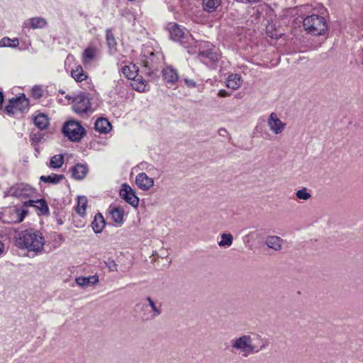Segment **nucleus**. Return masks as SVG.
Listing matches in <instances>:
<instances>
[{"label":"nucleus","mask_w":363,"mask_h":363,"mask_svg":"<svg viewBox=\"0 0 363 363\" xmlns=\"http://www.w3.org/2000/svg\"><path fill=\"white\" fill-rule=\"evenodd\" d=\"M99 51L94 45H89L83 52L82 60L84 65L96 60Z\"/></svg>","instance_id":"nucleus-16"},{"label":"nucleus","mask_w":363,"mask_h":363,"mask_svg":"<svg viewBox=\"0 0 363 363\" xmlns=\"http://www.w3.org/2000/svg\"><path fill=\"white\" fill-rule=\"evenodd\" d=\"M28 213V210L20 208H7L1 216L4 223H21Z\"/></svg>","instance_id":"nucleus-8"},{"label":"nucleus","mask_w":363,"mask_h":363,"mask_svg":"<svg viewBox=\"0 0 363 363\" xmlns=\"http://www.w3.org/2000/svg\"><path fill=\"white\" fill-rule=\"evenodd\" d=\"M296 197L298 199H301V200H308L311 196L310 193H308L307 191V189L306 188H303V189H301L300 190H298L296 192Z\"/></svg>","instance_id":"nucleus-39"},{"label":"nucleus","mask_w":363,"mask_h":363,"mask_svg":"<svg viewBox=\"0 0 363 363\" xmlns=\"http://www.w3.org/2000/svg\"><path fill=\"white\" fill-rule=\"evenodd\" d=\"M268 125L274 134L278 135L284 130L286 124L278 118L277 113H272L268 119Z\"/></svg>","instance_id":"nucleus-15"},{"label":"nucleus","mask_w":363,"mask_h":363,"mask_svg":"<svg viewBox=\"0 0 363 363\" xmlns=\"http://www.w3.org/2000/svg\"><path fill=\"white\" fill-rule=\"evenodd\" d=\"M34 124L40 130L45 129L49 125V118L44 113H40L33 118Z\"/></svg>","instance_id":"nucleus-26"},{"label":"nucleus","mask_w":363,"mask_h":363,"mask_svg":"<svg viewBox=\"0 0 363 363\" xmlns=\"http://www.w3.org/2000/svg\"><path fill=\"white\" fill-rule=\"evenodd\" d=\"M43 95V90L40 86H34L31 89V96L35 99H40Z\"/></svg>","instance_id":"nucleus-38"},{"label":"nucleus","mask_w":363,"mask_h":363,"mask_svg":"<svg viewBox=\"0 0 363 363\" xmlns=\"http://www.w3.org/2000/svg\"><path fill=\"white\" fill-rule=\"evenodd\" d=\"M45 134L40 131L36 133L33 132L30 136V141L32 145H35L36 143L39 144L42 141H45Z\"/></svg>","instance_id":"nucleus-36"},{"label":"nucleus","mask_w":363,"mask_h":363,"mask_svg":"<svg viewBox=\"0 0 363 363\" xmlns=\"http://www.w3.org/2000/svg\"><path fill=\"white\" fill-rule=\"evenodd\" d=\"M64 161V156L62 154L55 155L50 158L49 167L52 169H59L62 166Z\"/></svg>","instance_id":"nucleus-33"},{"label":"nucleus","mask_w":363,"mask_h":363,"mask_svg":"<svg viewBox=\"0 0 363 363\" xmlns=\"http://www.w3.org/2000/svg\"><path fill=\"white\" fill-rule=\"evenodd\" d=\"M87 204V199L84 196H78L77 206L76 207V212L80 216H84L86 214Z\"/></svg>","instance_id":"nucleus-31"},{"label":"nucleus","mask_w":363,"mask_h":363,"mask_svg":"<svg viewBox=\"0 0 363 363\" xmlns=\"http://www.w3.org/2000/svg\"><path fill=\"white\" fill-rule=\"evenodd\" d=\"M4 98V96L3 91H0V109L2 108Z\"/></svg>","instance_id":"nucleus-44"},{"label":"nucleus","mask_w":363,"mask_h":363,"mask_svg":"<svg viewBox=\"0 0 363 363\" xmlns=\"http://www.w3.org/2000/svg\"><path fill=\"white\" fill-rule=\"evenodd\" d=\"M122 74L130 81L133 89L143 92L146 90L147 81L142 76L140 69H121Z\"/></svg>","instance_id":"nucleus-5"},{"label":"nucleus","mask_w":363,"mask_h":363,"mask_svg":"<svg viewBox=\"0 0 363 363\" xmlns=\"http://www.w3.org/2000/svg\"><path fill=\"white\" fill-rule=\"evenodd\" d=\"M106 39L109 52L111 54L114 53L116 51L117 43L110 29H107L106 31Z\"/></svg>","instance_id":"nucleus-30"},{"label":"nucleus","mask_w":363,"mask_h":363,"mask_svg":"<svg viewBox=\"0 0 363 363\" xmlns=\"http://www.w3.org/2000/svg\"><path fill=\"white\" fill-rule=\"evenodd\" d=\"M241 77L238 74H230L226 80V86L231 89H237L241 85Z\"/></svg>","instance_id":"nucleus-25"},{"label":"nucleus","mask_w":363,"mask_h":363,"mask_svg":"<svg viewBox=\"0 0 363 363\" xmlns=\"http://www.w3.org/2000/svg\"><path fill=\"white\" fill-rule=\"evenodd\" d=\"M4 243L0 240V255H1L4 253Z\"/></svg>","instance_id":"nucleus-46"},{"label":"nucleus","mask_w":363,"mask_h":363,"mask_svg":"<svg viewBox=\"0 0 363 363\" xmlns=\"http://www.w3.org/2000/svg\"><path fill=\"white\" fill-rule=\"evenodd\" d=\"M109 213L116 226H121L124 222L123 210L119 207H109Z\"/></svg>","instance_id":"nucleus-19"},{"label":"nucleus","mask_w":363,"mask_h":363,"mask_svg":"<svg viewBox=\"0 0 363 363\" xmlns=\"http://www.w3.org/2000/svg\"><path fill=\"white\" fill-rule=\"evenodd\" d=\"M230 94L225 89H220L218 92V96L222 98L227 97L230 96Z\"/></svg>","instance_id":"nucleus-42"},{"label":"nucleus","mask_w":363,"mask_h":363,"mask_svg":"<svg viewBox=\"0 0 363 363\" xmlns=\"http://www.w3.org/2000/svg\"><path fill=\"white\" fill-rule=\"evenodd\" d=\"M23 206L35 208L37 210L38 215H49L48 205L43 199L37 200L28 199L23 202Z\"/></svg>","instance_id":"nucleus-14"},{"label":"nucleus","mask_w":363,"mask_h":363,"mask_svg":"<svg viewBox=\"0 0 363 363\" xmlns=\"http://www.w3.org/2000/svg\"><path fill=\"white\" fill-rule=\"evenodd\" d=\"M233 242V236L230 233H223L221 235V240L219 241L220 247L230 246Z\"/></svg>","instance_id":"nucleus-37"},{"label":"nucleus","mask_w":363,"mask_h":363,"mask_svg":"<svg viewBox=\"0 0 363 363\" xmlns=\"http://www.w3.org/2000/svg\"><path fill=\"white\" fill-rule=\"evenodd\" d=\"M167 29L171 38L175 41H179L181 43L185 44L194 40L191 35H185L184 30L175 23H169Z\"/></svg>","instance_id":"nucleus-11"},{"label":"nucleus","mask_w":363,"mask_h":363,"mask_svg":"<svg viewBox=\"0 0 363 363\" xmlns=\"http://www.w3.org/2000/svg\"><path fill=\"white\" fill-rule=\"evenodd\" d=\"M65 178L63 174H51L47 176H41L40 180L45 183L57 184Z\"/></svg>","instance_id":"nucleus-29"},{"label":"nucleus","mask_w":363,"mask_h":363,"mask_svg":"<svg viewBox=\"0 0 363 363\" xmlns=\"http://www.w3.org/2000/svg\"><path fill=\"white\" fill-rule=\"evenodd\" d=\"M258 129H259V126L257 125L255 128L256 131H258Z\"/></svg>","instance_id":"nucleus-49"},{"label":"nucleus","mask_w":363,"mask_h":363,"mask_svg":"<svg viewBox=\"0 0 363 363\" xmlns=\"http://www.w3.org/2000/svg\"><path fill=\"white\" fill-rule=\"evenodd\" d=\"M99 282V277L92 275L89 277H79L76 278V283L82 287L95 285Z\"/></svg>","instance_id":"nucleus-24"},{"label":"nucleus","mask_w":363,"mask_h":363,"mask_svg":"<svg viewBox=\"0 0 363 363\" xmlns=\"http://www.w3.org/2000/svg\"><path fill=\"white\" fill-rule=\"evenodd\" d=\"M281 239L278 236H268L265 243L268 247L277 251L281 247Z\"/></svg>","instance_id":"nucleus-28"},{"label":"nucleus","mask_w":363,"mask_h":363,"mask_svg":"<svg viewBox=\"0 0 363 363\" xmlns=\"http://www.w3.org/2000/svg\"><path fill=\"white\" fill-rule=\"evenodd\" d=\"M70 75L78 83L90 84L91 79L84 69H71Z\"/></svg>","instance_id":"nucleus-20"},{"label":"nucleus","mask_w":363,"mask_h":363,"mask_svg":"<svg viewBox=\"0 0 363 363\" xmlns=\"http://www.w3.org/2000/svg\"><path fill=\"white\" fill-rule=\"evenodd\" d=\"M273 26L272 25H268L267 26L266 30L267 33L269 34V35L272 38H277L280 35L275 30L274 32L272 31Z\"/></svg>","instance_id":"nucleus-41"},{"label":"nucleus","mask_w":363,"mask_h":363,"mask_svg":"<svg viewBox=\"0 0 363 363\" xmlns=\"http://www.w3.org/2000/svg\"><path fill=\"white\" fill-rule=\"evenodd\" d=\"M34 149H35V152H36V154H39L40 150V147H39V144L36 143L35 145H32Z\"/></svg>","instance_id":"nucleus-45"},{"label":"nucleus","mask_w":363,"mask_h":363,"mask_svg":"<svg viewBox=\"0 0 363 363\" xmlns=\"http://www.w3.org/2000/svg\"><path fill=\"white\" fill-rule=\"evenodd\" d=\"M221 0H203V9L208 12H213L220 5Z\"/></svg>","instance_id":"nucleus-32"},{"label":"nucleus","mask_w":363,"mask_h":363,"mask_svg":"<svg viewBox=\"0 0 363 363\" xmlns=\"http://www.w3.org/2000/svg\"><path fill=\"white\" fill-rule=\"evenodd\" d=\"M72 104L73 111L80 116L86 113L91 108L90 98L86 93L75 95Z\"/></svg>","instance_id":"nucleus-10"},{"label":"nucleus","mask_w":363,"mask_h":363,"mask_svg":"<svg viewBox=\"0 0 363 363\" xmlns=\"http://www.w3.org/2000/svg\"><path fill=\"white\" fill-rule=\"evenodd\" d=\"M162 77L167 83L174 84L179 79L177 69H162Z\"/></svg>","instance_id":"nucleus-27"},{"label":"nucleus","mask_w":363,"mask_h":363,"mask_svg":"<svg viewBox=\"0 0 363 363\" xmlns=\"http://www.w3.org/2000/svg\"><path fill=\"white\" fill-rule=\"evenodd\" d=\"M267 344L264 343L261 345H253L252 343V337L249 335H243L231 340L233 350L240 351L245 357H247L251 354L259 352L265 348Z\"/></svg>","instance_id":"nucleus-2"},{"label":"nucleus","mask_w":363,"mask_h":363,"mask_svg":"<svg viewBox=\"0 0 363 363\" xmlns=\"http://www.w3.org/2000/svg\"><path fill=\"white\" fill-rule=\"evenodd\" d=\"M91 228L94 230V232L96 234L101 233L105 225L106 222L104 220V216L101 213H97L95 216L94 220L91 222Z\"/></svg>","instance_id":"nucleus-21"},{"label":"nucleus","mask_w":363,"mask_h":363,"mask_svg":"<svg viewBox=\"0 0 363 363\" xmlns=\"http://www.w3.org/2000/svg\"><path fill=\"white\" fill-rule=\"evenodd\" d=\"M29 101L23 94L13 97L6 106L5 110L8 114L14 115L17 112L23 113L28 109Z\"/></svg>","instance_id":"nucleus-7"},{"label":"nucleus","mask_w":363,"mask_h":363,"mask_svg":"<svg viewBox=\"0 0 363 363\" xmlns=\"http://www.w3.org/2000/svg\"><path fill=\"white\" fill-rule=\"evenodd\" d=\"M164 61L163 55L160 52H151L148 60L145 62V67H162Z\"/></svg>","instance_id":"nucleus-22"},{"label":"nucleus","mask_w":363,"mask_h":363,"mask_svg":"<svg viewBox=\"0 0 363 363\" xmlns=\"http://www.w3.org/2000/svg\"><path fill=\"white\" fill-rule=\"evenodd\" d=\"M305 30L313 35H323L328 30V24L325 17L316 14L306 16L303 20Z\"/></svg>","instance_id":"nucleus-3"},{"label":"nucleus","mask_w":363,"mask_h":363,"mask_svg":"<svg viewBox=\"0 0 363 363\" xmlns=\"http://www.w3.org/2000/svg\"><path fill=\"white\" fill-rule=\"evenodd\" d=\"M94 128L96 131L101 134L108 133L111 130L112 126L106 118H100L96 121Z\"/></svg>","instance_id":"nucleus-23"},{"label":"nucleus","mask_w":363,"mask_h":363,"mask_svg":"<svg viewBox=\"0 0 363 363\" xmlns=\"http://www.w3.org/2000/svg\"><path fill=\"white\" fill-rule=\"evenodd\" d=\"M106 265L108 267L110 271L114 272L117 270V264L112 259H108L106 262Z\"/></svg>","instance_id":"nucleus-40"},{"label":"nucleus","mask_w":363,"mask_h":363,"mask_svg":"<svg viewBox=\"0 0 363 363\" xmlns=\"http://www.w3.org/2000/svg\"><path fill=\"white\" fill-rule=\"evenodd\" d=\"M119 195L133 207L138 208L139 204V198L136 196L135 192L128 184H122Z\"/></svg>","instance_id":"nucleus-13"},{"label":"nucleus","mask_w":363,"mask_h":363,"mask_svg":"<svg viewBox=\"0 0 363 363\" xmlns=\"http://www.w3.org/2000/svg\"><path fill=\"white\" fill-rule=\"evenodd\" d=\"M59 93H60V94H65V91H63V90H61V89H60V90L59 91Z\"/></svg>","instance_id":"nucleus-48"},{"label":"nucleus","mask_w":363,"mask_h":363,"mask_svg":"<svg viewBox=\"0 0 363 363\" xmlns=\"http://www.w3.org/2000/svg\"><path fill=\"white\" fill-rule=\"evenodd\" d=\"M74 96H71V95H69V94H67V95L65 96V99H67L68 101L72 100V102L73 101V98H74Z\"/></svg>","instance_id":"nucleus-47"},{"label":"nucleus","mask_w":363,"mask_h":363,"mask_svg":"<svg viewBox=\"0 0 363 363\" xmlns=\"http://www.w3.org/2000/svg\"><path fill=\"white\" fill-rule=\"evenodd\" d=\"M135 183L139 189L146 191L149 190L154 185V180L145 173L142 172L136 176Z\"/></svg>","instance_id":"nucleus-18"},{"label":"nucleus","mask_w":363,"mask_h":363,"mask_svg":"<svg viewBox=\"0 0 363 363\" xmlns=\"http://www.w3.org/2000/svg\"><path fill=\"white\" fill-rule=\"evenodd\" d=\"M70 172L73 179L75 180H82L88 174L89 167L85 163H77L70 169Z\"/></svg>","instance_id":"nucleus-17"},{"label":"nucleus","mask_w":363,"mask_h":363,"mask_svg":"<svg viewBox=\"0 0 363 363\" xmlns=\"http://www.w3.org/2000/svg\"><path fill=\"white\" fill-rule=\"evenodd\" d=\"M35 193V189L29 184L24 183L16 184L11 186L4 193V197L11 196L16 198H26L31 196Z\"/></svg>","instance_id":"nucleus-9"},{"label":"nucleus","mask_w":363,"mask_h":363,"mask_svg":"<svg viewBox=\"0 0 363 363\" xmlns=\"http://www.w3.org/2000/svg\"><path fill=\"white\" fill-rule=\"evenodd\" d=\"M122 68H128V66L125 65V66H124V67H123Z\"/></svg>","instance_id":"nucleus-50"},{"label":"nucleus","mask_w":363,"mask_h":363,"mask_svg":"<svg viewBox=\"0 0 363 363\" xmlns=\"http://www.w3.org/2000/svg\"><path fill=\"white\" fill-rule=\"evenodd\" d=\"M15 242L19 249L39 253L43 251L45 240L40 231L27 229L19 232L16 235Z\"/></svg>","instance_id":"nucleus-1"},{"label":"nucleus","mask_w":363,"mask_h":363,"mask_svg":"<svg viewBox=\"0 0 363 363\" xmlns=\"http://www.w3.org/2000/svg\"><path fill=\"white\" fill-rule=\"evenodd\" d=\"M186 84L189 87H195L196 86V83L191 79H185Z\"/></svg>","instance_id":"nucleus-43"},{"label":"nucleus","mask_w":363,"mask_h":363,"mask_svg":"<svg viewBox=\"0 0 363 363\" xmlns=\"http://www.w3.org/2000/svg\"><path fill=\"white\" fill-rule=\"evenodd\" d=\"M191 43H194L196 45L195 48H198V50L196 49L194 50H189V52H198L200 57H206L213 61H217L218 60V55L216 52H213L214 46L211 43L206 41L198 42L194 40L189 43V44Z\"/></svg>","instance_id":"nucleus-6"},{"label":"nucleus","mask_w":363,"mask_h":363,"mask_svg":"<svg viewBox=\"0 0 363 363\" xmlns=\"http://www.w3.org/2000/svg\"><path fill=\"white\" fill-rule=\"evenodd\" d=\"M64 135L72 142H79L86 134L85 128L81 123L71 119L65 121L62 128Z\"/></svg>","instance_id":"nucleus-4"},{"label":"nucleus","mask_w":363,"mask_h":363,"mask_svg":"<svg viewBox=\"0 0 363 363\" xmlns=\"http://www.w3.org/2000/svg\"><path fill=\"white\" fill-rule=\"evenodd\" d=\"M146 300L148 303L143 304L142 306V310L144 311L142 315V318L145 320H148L158 316L161 313V309L156 306L155 303L150 297H147Z\"/></svg>","instance_id":"nucleus-12"},{"label":"nucleus","mask_w":363,"mask_h":363,"mask_svg":"<svg viewBox=\"0 0 363 363\" xmlns=\"http://www.w3.org/2000/svg\"><path fill=\"white\" fill-rule=\"evenodd\" d=\"M30 28L33 29L43 28L47 25V21L45 18L41 17L32 18L29 20Z\"/></svg>","instance_id":"nucleus-34"},{"label":"nucleus","mask_w":363,"mask_h":363,"mask_svg":"<svg viewBox=\"0 0 363 363\" xmlns=\"http://www.w3.org/2000/svg\"><path fill=\"white\" fill-rule=\"evenodd\" d=\"M19 45L18 38L11 39L8 37H4L0 40V48L10 47L16 48Z\"/></svg>","instance_id":"nucleus-35"}]
</instances>
